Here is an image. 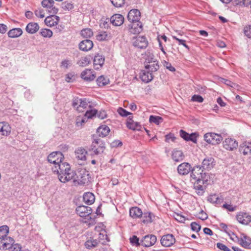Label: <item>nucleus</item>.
<instances>
[{"mask_svg":"<svg viewBox=\"0 0 251 251\" xmlns=\"http://www.w3.org/2000/svg\"><path fill=\"white\" fill-rule=\"evenodd\" d=\"M52 170L54 173H57L58 178L62 182L65 183L72 179L75 181V177L76 175L71 169L70 165L67 163H59L52 167Z\"/></svg>","mask_w":251,"mask_h":251,"instance_id":"f257e3e1","label":"nucleus"},{"mask_svg":"<svg viewBox=\"0 0 251 251\" xmlns=\"http://www.w3.org/2000/svg\"><path fill=\"white\" fill-rule=\"evenodd\" d=\"M105 149L104 142L98 137H94L89 151L95 155H99L103 153Z\"/></svg>","mask_w":251,"mask_h":251,"instance_id":"f03ea898","label":"nucleus"},{"mask_svg":"<svg viewBox=\"0 0 251 251\" xmlns=\"http://www.w3.org/2000/svg\"><path fill=\"white\" fill-rule=\"evenodd\" d=\"M204 139L206 142L212 145L218 144L223 140L221 135L212 132L205 134Z\"/></svg>","mask_w":251,"mask_h":251,"instance_id":"7ed1b4c3","label":"nucleus"},{"mask_svg":"<svg viewBox=\"0 0 251 251\" xmlns=\"http://www.w3.org/2000/svg\"><path fill=\"white\" fill-rule=\"evenodd\" d=\"M132 44L136 49H144L148 46V41L145 36H139L133 38Z\"/></svg>","mask_w":251,"mask_h":251,"instance_id":"20e7f679","label":"nucleus"},{"mask_svg":"<svg viewBox=\"0 0 251 251\" xmlns=\"http://www.w3.org/2000/svg\"><path fill=\"white\" fill-rule=\"evenodd\" d=\"M63 159V155L60 151L53 152L48 156V162L53 164L54 166H57L59 163H61Z\"/></svg>","mask_w":251,"mask_h":251,"instance_id":"39448f33","label":"nucleus"},{"mask_svg":"<svg viewBox=\"0 0 251 251\" xmlns=\"http://www.w3.org/2000/svg\"><path fill=\"white\" fill-rule=\"evenodd\" d=\"M230 238L234 241L238 242L245 248H250L251 245V239L249 236H230Z\"/></svg>","mask_w":251,"mask_h":251,"instance_id":"423d86ee","label":"nucleus"},{"mask_svg":"<svg viewBox=\"0 0 251 251\" xmlns=\"http://www.w3.org/2000/svg\"><path fill=\"white\" fill-rule=\"evenodd\" d=\"M223 147L226 150L232 151L237 149L238 143L234 139L226 138L223 142Z\"/></svg>","mask_w":251,"mask_h":251,"instance_id":"0eeeda50","label":"nucleus"},{"mask_svg":"<svg viewBox=\"0 0 251 251\" xmlns=\"http://www.w3.org/2000/svg\"><path fill=\"white\" fill-rule=\"evenodd\" d=\"M77 179H75V181L74 182L77 181L78 183L80 185H84L87 184L89 181L90 177L89 174L85 171H83L79 173L78 175L77 176Z\"/></svg>","mask_w":251,"mask_h":251,"instance_id":"6e6552de","label":"nucleus"},{"mask_svg":"<svg viewBox=\"0 0 251 251\" xmlns=\"http://www.w3.org/2000/svg\"><path fill=\"white\" fill-rule=\"evenodd\" d=\"M191 171L190 180H199L201 178L202 172H203V170L201 169V167L200 166H195Z\"/></svg>","mask_w":251,"mask_h":251,"instance_id":"1a4fd4ad","label":"nucleus"},{"mask_svg":"<svg viewBox=\"0 0 251 251\" xmlns=\"http://www.w3.org/2000/svg\"><path fill=\"white\" fill-rule=\"evenodd\" d=\"M76 213L81 217H85L86 216L90 215L92 210L91 207L89 206L81 205L76 208Z\"/></svg>","mask_w":251,"mask_h":251,"instance_id":"9d476101","label":"nucleus"},{"mask_svg":"<svg viewBox=\"0 0 251 251\" xmlns=\"http://www.w3.org/2000/svg\"><path fill=\"white\" fill-rule=\"evenodd\" d=\"M141 13L137 9H133L129 11L127 15V19L130 22H138L140 19Z\"/></svg>","mask_w":251,"mask_h":251,"instance_id":"9b49d317","label":"nucleus"},{"mask_svg":"<svg viewBox=\"0 0 251 251\" xmlns=\"http://www.w3.org/2000/svg\"><path fill=\"white\" fill-rule=\"evenodd\" d=\"M156 236H143L141 239V243L145 247H150L156 242Z\"/></svg>","mask_w":251,"mask_h":251,"instance_id":"f8f14e48","label":"nucleus"},{"mask_svg":"<svg viewBox=\"0 0 251 251\" xmlns=\"http://www.w3.org/2000/svg\"><path fill=\"white\" fill-rule=\"evenodd\" d=\"M236 218L239 223L244 225H248L251 221V216L247 213L240 212Z\"/></svg>","mask_w":251,"mask_h":251,"instance_id":"ddd939ff","label":"nucleus"},{"mask_svg":"<svg viewBox=\"0 0 251 251\" xmlns=\"http://www.w3.org/2000/svg\"><path fill=\"white\" fill-rule=\"evenodd\" d=\"M215 165L214 159L211 156H208L205 158L202 162V167L205 170H210L213 168Z\"/></svg>","mask_w":251,"mask_h":251,"instance_id":"4468645a","label":"nucleus"},{"mask_svg":"<svg viewBox=\"0 0 251 251\" xmlns=\"http://www.w3.org/2000/svg\"><path fill=\"white\" fill-rule=\"evenodd\" d=\"M59 19L60 18L58 16L52 15L46 17L44 22L47 26L51 27L57 25Z\"/></svg>","mask_w":251,"mask_h":251,"instance_id":"2eb2a0df","label":"nucleus"},{"mask_svg":"<svg viewBox=\"0 0 251 251\" xmlns=\"http://www.w3.org/2000/svg\"><path fill=\"white\" fill-rule=\"evenodd\" d=\"M93 47V42L89 39L83 40L79 44V49L84 51H88L91 50Z\"/></svg>","mask_w":251,"mask_h":251,"instance_id":"dca6fc26","label":"nucleus"},{"mask_svg":"<svg viewBox=\"0 0 251 251\" xmlns=\"http://www.w3.org/2000/svg\"><path fill=\"white\" fill-rule=\"evenodd\" d=\"M191 170L190 164L188 163H183L177 167L178 173L181 175L188 174Z\"/></svg>","mask_w":251,"mask_h":251,"instance_id":"f3484780","label":"nucleus"},{"mask_svg":"<svg viewBox=\"0 0 251 251\" xmlns=\"http://www.w3.org/2000/svg\"><path fill=\"white\" fill-rule=\"evenodd\" d=\"M130 26V32L133 34H138L142 30V24L139 21L132 22L129 25Z\"/></svg>","mask_w":251,"mask_h":251,"instance_id":"a211bd4d","label":"nucleus"},{"mask_svg":"<svg viewBox=\"0 0 251 251\" xmlns=\"http://www.w3.org/2000/svg\"><path fill=\"white\" fill-rule=\"evenodd\" d=\"M124 21V17L119 14H116L113 15L110 18V22L114 25L120 26L122 25Z\"/></svg>","mask_w":251,"mask_h":251,"instance_id":"6ab92c4d","label":"nucleus"},{"mask_svg":"<svg viewBox=\"0 0 251 251\" xmlns=\"http://www.w3.org/2000/svg\"><path fill=\"white\" fill-rule=\"evenodd\" d=\"M81 77L86 81H92L96 77L95 75L91 69H86L81 74Z\"/></svg>","mask_w":251,"mask_h":251,"instance_id":"aec40b11","label":"nucleus"},{"mask_svg":"<svg viewBox=\"0 0 251 251\" xmlns=\"http://www.w3.org/2000/svg\"><path fill=\"white\" fill-rule=\"evenodd\" d=\"M161 243L164 247H171L176 242L174 236H162Z\"/></svg>","mask_w":251,"mask_h":251,"instance_id":"412c9836","label":"nucleus"},{"mask_svg":"<svg viewBox=\"0 0 251 251\" xmlns=\"http://www.w3.org/2000/svg\"><path fill=\"white\" fill-rule=\"evenodd\" d=\"M0 133L3 136H7L11 133V127L5 122H0Z\"/></svg>","mask_w":251,"mask_h":251,"instance_id":"4be33fe9","label":"nucleus"},{"mask_svg":"<svg viewBox=\"0 0 251 251\" xmlns=\"http://www.w3.org/2000/svg\"><path fill=\"white\" fill-rule=\"evenodd\" d=\"M206 186V185L201 182L200 180L195 181L194 183V189L196 190L197 194L201 196L203 194Z\"/></svg>","mask_w":251,"mask_h":251,"instance_id":"5701e85b","label":"nucleus"},{"mask_svg":"<svg viewBox=\"0 0 251 251\" xmlns=\"http://www.w3.org/2000/svg\"><path fill=\"white\" fill-rule=\"evenodd\" d=\"M141 218H142V223L145 224H148L154 220L155 216L151 212H144L143 213Z\"/></svg>","mask_w":251,"mask_h":251,"instance_id":"b1692460","label":"nucleus"},{"mask_svg":"<svg viewBox=\"0 0 251 251\" xmlns=\"http://www.w3.org/2000/svg\"><path fill=\"white\" fill-rule=\"evenodd\" d=\"M104 62V58L102 55H95L94 59V67L96 70H99Z\"/></svg>","mask_w":251,"mask_h":251,"instance_id":"393cba45","label":"nucleus"},{"mask_svg":"<svg viewBox=\"0 0 251 251\" xmlns=\"http://www.w3.org/2000/svg\"><path fill=\"white\" fill-rule=\"evenodd\" d=\"M140 77L143 82L148 83L153 79V75L150 71L143 70L140 73Z\"/></svg>","mask_w":251,"mask_h":251,"instance_id":"a878e982","label":"nucleus"},{"mask_svg":"<svg viewBox=\"0 0 251 251\" xmlns=\"http://www.w3.org/2000/svg\"><path fill=\"white\" fill-rule=\"evenodd\" d=\"M239 151L245 155L251 153V143H243L240 146Z\"/></svg>","mask_w":251,"mask_h":251,"instance_id":"bb28decb","label":"nucleus"},{"mask_svg":"<svg viewBox=\"0 0 251 251\" xmlns=\"http://www.w3.org/2000/svg\"><path fill=\"white\" fill-rule=\"evenodd\" d=\"M142 215V210L138 207H132L129 210V215L134 219L141 218Z\"/></svg>","mask_w":251,"mask_h":251,"instance_id":"cd10ccee","label":"nucleus"},{"mask_svg":"<svg viewBox=\"0 0 251 251\" xmlns=\"http://www.w3.org/2000/svg\"><path fill=\"white\" fill-rule=\"evenodd\" d=\"M98 236H91L85 243V246L87 249H90L96 247L99 245Z\"/></svg>","mask_w":251,"mask_h":251,"instance_id":"c85d7f7f","label":"nucleus"},{"mask_svg":"<svg viewBox=\"0 0 251 251\" xmlns=\"http://www.w3.org/2000/svg\"><path fill=\"white\" fill-rule=\"evenodd\" d=\"M87 151L82 148H78L75 151V157L78 159L82 161H84L86 159V155Z\"/></svg>","mask_w":251,"mask_h":251,"instance_id":"c756f323","label":"nucleus"},{"mask_svg":"<svg viewBox=\"0 0 251 251\" xmlns=\"http://www.w3.org/2000/svg\"><path fill=\"white\" fill-rule=\"evenodd\" d=\"M183 152L179 150H174L172 153V158L175 162H180L184 159Z\"/></svg>","mask_w":251,"mask_h":251,"instance_id":"7c9ffc66","label":"nucleus"},{"mask_svg":"<svg viewBox=\"0 0 251 251\" xmlns=\"http://www.w3.org/2000/svg\"><path fill=\"white\" fill-rule=\"evenodd\" d=\"M127 127L131 130H139L141 128L140 124L138 122H134L132 120V117H129L126 122Z\"/></svg>","mask_w":251,"mask_h":251,"instance_id":"2f4dec72","label":"nucleus"},{"mask_svg":"<svg viewBox=\"0 0 251 251\" xmlns=\"http://www.w3.org/2000/svg\"><path fill=\"white\" fill-rule=\"evenodd\" d=\"M39 29V26L36 23L31 22L28 24L26 26V31L30 34L36 33Z\"/></svg>","mask_w":251,"mask_h":251,"instance_id":"473e14b6","label":"nucleus"},{"mask_svg":"<svg viewBox=\"0 0 251 251\" xmlns=\"http://www.w3.org/2000/svg\"><path fill=\"white\" fill-rule=\"evenodd\" d=\"M110 130L109 127L106 125H102L97 129V133L100 137H106L107 136Z\"/></svg>","mask_w":251,"mask_h":251,"instance_id":"72a5a7b5","label":"nucleus"},{"mask_svg":"<svg viewBox=\"0 0 251 251\" xmlns=\"http://www.w3.org/2000/svg\"><path fill=\"white\" fill-rule=\"evenodd\" d=\"M83 198L85 203L87 204H91L95 201V196L91 192L84 193Z\"/></svg>","mask_w":251,"mask_h":251,"instance_id":"f704fd0d","label":"nucleus"},{"mask_svg":"<svg viewBox=\"0 0 251 251\" xmlns=\"http://www.w3.org/2000/svg\"><path fill=\"white\" fill-rule=\"evenodd\" d=\"M145 68L151 73L156 72L159 69L158 62L157 61L145 64Z\"/></svg>","mask_w":251,"mask_h":251,"instance_id":"c9c22d12","label":"nucleus"},{"mask_svg":"<svg viewBox=\"0 0 251 251\" xmlns=\"http://www.w3.org/2000/svg\"><path fill=\"white\" fill-rule=\"evenodd\" d=\"M23 33V31L20 28L12 29L8 32V35L10 38H16L20 36Z\"/></svg>","mask_w":251,"mask_h":251,"instance_id":"e433bc0d","label":"nucleus"},{"mask_svg":"<svg viewBox=\"0 0 251 251\" xmlns=\"http://www.w3.org/2000/svg\"><path fill=\"white\" fill-rule=\"evenodd\" d=\"M209 202L214 203H220L223 201V199H220L216 194H212L209 195L207 199Z\"/></svg>","mask_w":251,"mask_h":251,"instance_id":"4c0bfd02","label":"nucleus"},{"mask_svg":"<svg viewBox=\"0 0 251 251\" xmlns=\"http://www.w3.org/2000/svg\"><path fill=\"white\" fill-rule=\"evenodd\" d=\"M109 82V79L102 75L99 76L97 79V84L100 87L106 85Z\"/></svg>","mask_w":251,"mask_h":251,"instance_id":"58836bf2","label":"nucleus"},{"mask_svg":"<svg viewBox=\"0 0 251 251\" xmlns=\"http://www.w3.org/2000/svg\"><path fill=\"white\" fill-rule=\"evenodd\" d=\"M234 3L240 6H248L251 3V0H233Z\"/></svg>","mask_w":251,"mask_h":251,"instance_id":"ea45409f","label":"nucleus"},{"mask_svg":"<svg viewBox=\"0 0 251 251\" xmlns=\"http://www.w3.org/2000/svg\"><path fill=\"white\" fill-rule=\"evenodd\" d=\"M90 58L88 57H81L77 62V64L81 67H85L89 64Z\"/></svg>","mask_w":251,"mask_h":251,"instance_id":"a19ab883","label":"nucleus"},{"mask_svg":"<svg viewBox=\"0 0 251 251\" xmlns=\"http://www.w3.org/2000/svg\"><path fill=\"white\" fill-rule=\"evenodd\" d=\"M146 63L150 64L153 62L156 61L157 60L155 59L154 55L150 51H148L146 53Z\"/></svg>","mask_w":251,"mask_h":251,"instance_id":"79ce46f5","label":"nucleus"},{"mask_svg":"<svg viewBox=\"0 0 251 251\" xmlns=\"http://www.w3.org/2000/svg\"><path fill=\"white\" fill-rule=\"evenodd\" d=\"M80 34L84 38H88L93 35V32L91 29L85 28L81 31Z\"/></svg>","mask_w":251,"mask_h":251,"instance_id":"37998d69","label":"nucleus"},{"mask_svg":"<svg viewBox=\"0 0 251 251\" xmlns=\"http://www.w3.org/2000/svg\"><path fill=\"white\" fill-rule=\"evenodd\" d=\"M200 180L206 185H208L210 180V176L208 174L202 172Z\"/></svg>","mask_w":251,"mask_h":251,"instance_id":"c03bdc74","label":"nucleus"},{"mask_svg":"<svg viewBox=\"0 0 251 251\" xmlns=\"http://www.w3.org/2000/svg\"><path fill=\"white\" fill-rule=\"evenodd\" d=\"M149 121L151 123H153L155 124L159 125L162 122L163 119L159 116L151 115L150 117Z\"/></svg>","mask_w":251,"mask_h":251,"instance_id":"a18cd8bd","label":"nucleus"},{"mask_svg":"<svg viewBox=\"0 0 251 251\" xmlns=\"http://www.w3.org/2000/svg\"><path fill=\"white\" fill-rule=\"evenodd\" d=\"M129 241L131 244L133 246H138L141 244V239L140 240L137 236H130Z\"/></svg>","mask_w":251,"mask_h":251,"instance_id":"49530a36","label":"nucleus"},{"mask_svg":"<svg viewBox=\"0 0 251 251\" xmlns=\"http://www.w3.org/2000/svg\"><path fill=\"white\" fill-rule=\"evenodd\" d=\"M84 223H87L89 225H93L95 223V218L92 217L91 214L84 217Z\"/></svg>","mask_w":251,"mask_h":251,"instance_id":"de8ad7c7","label":"nucleus"},{"mask_svg":"<svg viewBox=\"0 0 251 251\" xmlns=\"http://www.w3.org/2000/svg\"><path fill=\"white\" fill-rule=\"evenodd\" d=\"M61 7L64 10L69 11L74 8V5L72 2L65 1L62 3Z\"/></svg>","mask_w":251,"mask_h":251,"instance_id":"09e8293b","label":"nucleus"},{"mask_svg":"<svg viewBox=\"0 0 251 251\" xmlns=\"http://www.w3.org/2000/svg\"><path fill=\"white\" fill-rule=\"evenodd\" d=\"M97 113V111L95 109H91L90 110H87L85 114V117L87 119H91L93 117H95L96 116V114Z\"/></svg>","mask_w":251,"mask_h":251,"instance_id":"8fccbe9b","label":"nucleus"},{"mask_svg":"<svg viewBox=\"0 0 251 251\" xmlns=\"http://www.w3.org/2000/svg\"><path fill=\"white\" fill-rule=\"evenodd\" d=\"M41 4L43 7L48 9L50 7L54 4V1L53 0H43Z\"/></svg>","mask_w":251,"mask_h":251,"instance_id":"3c124183","label":"nucleus"},{"mask_svg":"<svg viewBox=\"0 0 251 251\" xmlns=\"http://www.w3.org/2000/svg\"><path fill=\"white\" fill-rule=\"evenodd\" d=\"M173 39H174L176 40L177 41H178V44L179 45H182L185 48H186L188 50H189L190 48H189V46H187L186 44V43H186V40H185L181 39V38H178L176 36H173Z\"/></svg>","mask_w":251,"mask_h":251,"instance_id":"603ef678","label":"nucleus"},{"mask_svg":"<svg viewBox=\"0 0 251 251\" xmlns=\"http://www.w3.org/2000/svg\"><path fill=\"white\" fill-rule=\"evenodd\" d=\"M220 226L221 230H224L227 235H232L234 234V233L227 227L226 224L222 223L220 225Z\"/></svg>","mask_w":251,"mask_h":251,"instance_id":"864d4df0","label":"nucleus"},{"mask_svg":"<svg viewBox=\"0 0 251 251\" xmlns=\"http://www.w3.org/2000/svg\"><path fill=\"white\" fill-rule=\"evenodd\" d=\"M40 33L44 37H50L52 36V31L49 29H42Z\"/></svg>","mask_w":251,"mask_h":251,"instance_id":"5fc2aeb1","label":"nucleus"},{"mask_svg":"<svg viewBox=\"0 0 251 251\" xmlns=\"http://www.w3.org/2000/svg\"><path fill=\"white\" fill-rule=\"evenodd\" d=\"M111 3L116 7H120L124 5L125 0H110Z\"/></svg>","mask_w":251,"mask_h":251,"instance_id":"6e6d98bb","label":"nucleus"},{"mask_svg":"<svg viewBox=\"0 0 251 251\" xmlns=\"http://www.w3.org/2000/svg\"><path fill=\"white\" fill-rule=\"evenodd\" d=\"M86 122V118L77 117L76 119V125L77 126H82Z\"/></svg>","mask_w":251,"mask_h":251,"instance_id":"4d7b16f0","label":"nucleus"},{"mask_svg":"<svg viewBox=\"0 0 251 251\" xmlns=\"http://www.w3.org/2000/svg\"><path fill=\"white\" fill-rule=\"evenodd\" d=\"M102 238H100L101 236H98L97 239L98 240L99 244L102 245H106L107 243L110 241V240L108 236H101Z\"/></svg>","mask_w":251,"mask_h":251,"instance_id":"13d9d810","label":"nucleus"},{"mask_svg":"<svg viewBox=\"0 0 251 251\" xmlns=\"http://www.w3.org/2000/svg\"><path fill=\"white\" fill-rule=\"evenodd\" d=\"M9 227L6 225H3L0 226V234L2 235H7L9 233Z\"/></svg>","mask_w":251,"mask_h":251,"instance_id":"bf43d9fd","label":"nucleus"},{"mask_svg":"<svg viewBox=\"0 0 251 251\" xmlns=\"http://www.w3.org/2000/svg\"><path fill=\"white\" fill-rule=\"evenodd\" d=\"M118 113L122 116L123 117H126L128 115H131V113L127 111L126 110H125V109L122 108V107H119L118 109V110H117Z\"/></svg>","mask_w":251,"mask_h":251,"instance_id":"052dcab7","label":"nucleus"},{"mask_svg":"<svg viewBox=\"0 0 251 251\" xmlns=\"http://www.w3.org/2000/svg\"><path fill=\"white\" fill-rule=\"evenodd\" d=\"M223 207L225 209H227L230 212H233L236 210V206H232V205L230 204H227L226 203H225L223 204Z\"/></svg>","mask_w":251,"mask_h":251,"instance_id":"680f3d73","label":"nucleus"},{"mask_svg":"<svg viewBox=\"0 0 251 251\" xmlns=\"http://www.w3.org/2000/svg\"><path fill=\"white\" fill-rule=\"evenodd\" d=\"M88 105V102L86 99H81V100L80 101L79 104L78 108L79 109H82V112L83 111V109L86 108L87 106Z\"/></svg>","mask_w":251,"mask_h":251,"instance_id":"e2e57ef3","label":"nucleus"},{"mask_svg":"<svg viewBox=\"0 0 251 251\" xmlns=\"http://www.w3.org/2000/svg\"><path fill=\"white\" fill-rule=\"evenodd\" d=\"M191 229L193 231L198 232L201 229V226L196 222H192L191 224Z\"/></svg>","mask_w":251,"mask_h":251,"instance_id":"0e129e2a","label":"nucleus"},{"mask_svg":"<svg viewBox=\"0 0 251 251\" xmlns=\"http://www.w3.org/2000/svg\"><path fill=\"white\" fill-rule=\"evenodd\" d=\"M80 100H81V99H79L78 98L75 99V100H74L73 102V106L74 108H75L78 111L82 112V109H79L78 108L79 107H78V106H79Z\"/></svg>","mask_w":251,"mask_h":251,"instance_id":"69168bd1","label":"nucleus"},{"mask_svg":"<svg viewBox=\"0 0 251 251\" xmlns=\"http://www.w3.org/2000/svg\"><path fill=\"white\" fill-rule=\"evenodd\" d=\"M107 34L105 32L100 33L97 36V39L99 41H103L106 39Z\"/></svg>","mask_w":251,"mask_h":251,"instance_id":"338daca9","label":"nucleus"},{"mask_svg":"<svg viewBox=\"0 0 251 251\" xmlns=\"http://www.w3.org/2000/svg\"><path fill=\"white\" fill-rule=\"evenodd\" d=\"M244 33L249 38H251V25L246 26L244 27Z\"/></svg>","mask_w":251,"mask_h":251,"instance_id":"774afa93","label":"nucleus"}]
</instances>
